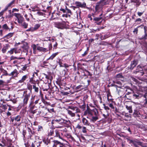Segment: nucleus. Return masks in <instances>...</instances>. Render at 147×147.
<instances>
[{
  "label": "nucleus",
  "mask_w": 147,
  "mask_h": 147,
  "mask_svg": "<svg viewBox=\"0 0 147 147\" xmlns=\"http://www.w3.org/2000/svg\"><path fill=\"white\" fill-rule=\"evenodd\" d=\"M126 139L127 140V141L129 142V144H131V143L133 140L130 139L129 138H126Z\"/></svg>",
  "instance_id": "nucleus-56"
},
{
  "label": "nucleus",
  "mask_w": 147,
  "mask_h": 147,
  "mask_svg": "<svg viewBox=\"0 0 147 147\" xmlns=\"http://www.w3.org/2000/svg\"><path fill=\"white\" fill-rule=\"evenodd\" d=\"M26 31H31V32H33L35 31L34 28V27H30L29 28V29H27Z\"/></svg>",
  "instance_id": "nucleus-48"
},
{
  "label": "nucleus",
  "mask_w": 147,
  "mask_h": 147,
  "mask_svg": "<svg viewBox=\"0 0 147 147\" xmlns=\"http://www.w3.org/2000/svg\"><path fill=\"white\" fill-rule=\"evenodd\" d=\"M107 93L108 102H109V103L113 102V99L112 98L110 92L109 91H108L107 92Z\"/></svg>",
  "instance_id": "nucleus-12"
},
{
  "label": "nucleus",
  "mask_w": 147,
  "mask_h": 147,
  "mask_svg": "<svg viewBox=\"0 0 147 147\" xmlns=\"http://www.w3.org/2000/svg\"><path fill=\"white\" fill-rule=\"evenodd\" d=\"M31 93V91L29 92H28L27 91H25L24 92L23 96V106H25L27 104L29 99L30 97Z\"/></svg>",
  "instance_id": "nucleus-3"
},
{
  "label": "nucleus",
  "mask_w": 147,
  "mask_h": 147,
  "mask_svg": "<svg viewBox=\"0 0 147 147\" xmlns=\"http://www.w3.org/2000/svg\"><path fill=\"white\" fill-rule=\"evenodd\" d=\"M107 104L108 105L109 107H111L112 109H114V107L113 104L111 103H109V102H107Z\"/></svg>",
  "instance_id": "nucleus-40"
},
{
  "label": "nucleus",
  "mask_w": 147,
  "mask_h": 147,
  "mask_svg": "<svg viewBox=\"0 0 147 147\" xmlns=\"http://www.w3.org/2000/svg\"><path fill=\"white\" fill-rule=\"evenodd\" d=\"M103 105L104 106V109L107 111H108L110 110L108 106H106L104 104H103Z\"/></svg>",
  "instance_id": "nucleus-47"
},
{
  "label": "nucleus",
  "mask_w": 147,
  "mask_h": 147,
  "mask_svg": "<svg viewBox=\"0 0 147 147\" xmlns=\"http://www.w3.org/2000/svg\"><path fill=\"white\" fill-rule=\"evenodd\" d=\"M142 142H140L137 140H133L131 143V145L134 146L135 147H139V146H140Z\"/></svg>",
  "instance_id": "nucleus-10"
},
{
  "label": "nucleus",
  "mask_w": 147,
  "mask_h": 147,
  "mask_svg": "<svg viewBox=\"0 0 147 147\" xmlns=\"http://www.w3.org/2000/svg\"><path fill=\"white\" fill-rule=\"evenodd\" d=\"M142 147H147V146L144 143L142 142L140 146Z\"/></svg>",
  "instance_id": "nucleus-63"
},
{
  "label": "nucleus",
  "mask_w": 147,
  "mask_h": 147,
  "mask_svg": "<svg viewBox=\"0 0 147 147\" xmlns=\"http://www.w3.org/2000/svg\"><path fill=\"white\" fill-rule=\"evenodd\" d=\"M70 14H68L67 13L66 14H63L62 15V16L63 17H65L66 18H68V17H70Z\"/></svg>",
  "instance_id": "nucleus-54"
},
{
  "label": "nucleus",
  "mask_w": 147,
  "mask_h": 147,
  "mask_svg": "<svg viewBox=\"0 0 147 147\" xmlns=\"http://www.w3.org/2000/svg\"><path fill=\"white\" fill-rule=\"evenodd\" d=\"M37 50L40 52L44 53L47 52L48 51V49L40 47L39 46L38 44H37Z\"/></svg>",
  "instance_id": "nucleus-14"
},
{
  "label": "nucleus",
  "mask_w": 147,
  "mask_h": 147,
  "mask_svg": "<svg viewBox=\"0 0 147 147\" xmlns=\"http://www.w3.org/2000/svg\"><path fill=\"white\" fill-rule=\"evenodd\" d=\"M142 19L140 18L137 19L135 20V22H136L137 24H140L141 22Z\"/></svg>",
  "instance_id": "nucleus-39"
},
{
  "label": "nucleus",
  "mask_w": 147,
  "mask_h": 147,
  "mask_svg": "<svg viewBox=\"0 0 147 147\" xmlns=\"http://www.w3.org/2000/svg\"><path fill=\"white\" fill-rule=\"evenodd\" d=\"M54 134V131L53 130L51 129L50 131V132L49 133V135L51 136L53 135V134Z\"/></svg>",
  "instance_id": "nucleus-58"
},
{
  "label": "nucleus",
  "mask_w": 147,
  "mask_h": 147,
  "mask_svg": "<svg viewBox=\"0 0 147 147\" xmlns=\"http://www.w3.org/2000/svg\"><path fill=\"white\" fill-rule=\"evenodd\" d=\"M143 13H144V12H138V16H140L143 14Z\"/></svg>",
  "instance_id": "nucleus-64"
},
{
  "label": "nucleus",
  "mask_w": 147,
  "mask_h": 147,
  "mask_svg": "<svg viewBox=\"0 0 147 147\" xmlns=\"http://www.w3.org/2000/svg\"><path fill=\"white\" fill-rule=\"evenodd\" d=\"M62 118L60 117H57L55 118L54 119L52 120L51 123L52 125H55L59 123L60 125L62 124Z\"/></svg>",
  "instance_id": "nucleus-7"
},
{
  "label": "nucleus",
  "mask_w": 147,
  "mask_h": 147,
  "mask_svg": "<svg viewBox=\"0 0 147 147\" xmlns=\"http://www.w3.org/2000/svg\"><path fill=\"white\" fill-rule=\"evenodd\" d=\"M0 71L1 73H2L3 74H2V76H7L9 74H8L6 71L4 69L2 68H0Z\"/></svg>",
  "instance_id": "nucleus-25"
},
{
  "label": "nucleus",
  "mask_w": 147,
  "mask_h": 147,
  "mask_svg": "<svg viewBox=\"0 0 147 147\" xmlns=\"http://www.w3.org/2000/svg\"><path fill=\"white\" fill-rule=\"evenodd\" d=\"M33 49V53L34 54H36L37 53V44L36 45L33 44L32 45Z\"/></svg>",
  "instance_id": "nucleus-24"
},
{
  "label": "nucleus",
  "mask_w": 147,
  "mask_h": 147,
  "mask_svg": "<svg viewBox=\"0 0 147 147\" xmlns=\"http://www.w3.org/2000/svg\"><path fill=\"white\" fill-rule=\"evenodd\" d=\"M24 145L26 147H29V144L28 143V142H26V140L25 139H24Z\"/></svg>",
  "instance_id": "nucleus-49"
},
{
  "label": "nucleus",
  "mask_w": 147,
  "mask_h": 147,
  "mask_svg": "<svg viewBox=\"0 0 147 147\" xmlns=\"http://www.w3.org/2000/svg\"><path fill=\"white\" fill-rule=\"evenodd\" d=\"M42 141L46 145H49L50 143V140L48 138L43 139L42 140Z\"/></svg>",
  "instance_id": "nucleus-22"
},
{
  "label": "nucleus",
  "mask_w": 147,
  "mask_h": 147,
  "mask_svg": "<svg viewBox=\"0 0 147 147\" xmlns=\"http://www.w3.org/2000/svg\"><path fill=\"white\" fill-rule=\"evenodd\" d=\"M137 68L138 69H136V74L140 72L142 74L141 75H142L144 74V72L142 70V68L140 66H138Z\"/></svg>",
  "instance_id": "nucleus-18"
},
{
  "label": "nucleus",
  "mask_w": 147,
  "mask_h": 147,
  "mask_svg": "<svg viewBox=\"0 0 147 147\" xmlns=\"http://www.w3.org/2000/svg\"><path fill=\"white\" fill-rule=\"evenodd\" d=\"M29 81L31 84H33V85H36V82L34 80L32 79H30Z\"/></svg>",
  "instance_id": "nucleus-52"
},
{
  "label": "nucleus",
  "mask_w": 147,
  "mask_h": 147,
  "mask_svg": "<svg viewBox=\"0 0 147 147\" xmlns=\"http://www.w3.org/2000/svg\"><path fill=\"white\" fill-rule=\"evenodd\" d=\"M71 110H67V112L68 114L71 117L75 116V113H76L80 112V111L77 107H71L70 108Z\"/></svg>",
  "instance_id": "nucleus-4"
},
{
  "label": "nucleus",
  "mask_w": 147,
  "mask_h": 147,
  "mask_svg": "<svg viewBox=\"0 0 147 147\" xmlns=\"http://www.w3.org/2000/svg\"><path fill=\"white\" fill-rule=\"evenodd\" d=\"M65 13H67L69 15V14H70V16H71V15L72 14L71 12V10L69 9H67V8H66V9Z\"/></svg>",
  "instance_id": "nucleus-44"
},
{
  "label": "nucleus",
  "mask_w": 147,
  "mask_h": 147,
  "mask_svg": "<svg viewBox=\"0 0 147 147\" xmlns=\"http://www.w3.org/2000/svg\"><path fill=\"white\" fill-rule=\"evenodd\" d=\"M126 108L127 109V110H129V112L130 113H131L132 112V107L131 106H128L126 105L125 106Z\"/></svg>",
  "instance_id": "nucleus-31"
},
{
  "label": "nucleus",
  "mask_w": 147,
  "mask_h": 147,
  "mask_svg": "<svg viewBox=\"0 0 147 147\" xmlns=\"http://www.w3.org/2000/svg\"><path fill=\"white\" fill-rule=\"evenodd\" d=\"M18 71L16 69H14L10 74H8L9 76H12V77L15 78L18 76Z\"/></svg>",
  "instance_id": "nucleus-15"
},
{
  "label": "nucleus",
  "mask_w": 147,
  "mask_h": 147,
  "mask_svg": "<svg viewBox=\"0 0 147 147\" xmlns=\"http://www.w3.org/2000/svg\"><path fill=\"white\" fill-rule=\"evenodd\" d=\"M54 25L56 27L61 29H63L66 27V23L64 21H63L61 22H56L55 23Z\"/></svg>",
  "instance_id": "nucleus-5"
},
{
  "label": "nucleus",
  "mask_w": 147,
  "mask_h": 147,
  "mask_svg": "<svg viewBox=\"0 0 147 147\" xmlns=\"http://www.w3.org/2000/svg\"><path fill=\"white\" fill-rule=\"evenodd\" d=\"M102 19L101 17L95 18H94V20L96 21H100Z\"/></svg>",
  "instance_id": "nucleus-57"
},
{
  "label": "nucleus",
  "mask_w": 147,
  "mask_h": 147,
  "mask_svg": "<svg viewBox=\"0 0 147 147\" xmlns=\"http://www.w3.org/2000/svg\"><path fill=\"white\" fill-rule=\"evenodd\" d=\"M42 130V127L41 126H38V131H41Z\"/></svg>",
  "instance_id": "nucleus-59"
},
{
  "label": "nucleus",
  "mask_w": 147,
  "mask_h": 147,
  "mask_svg": "<svg viewBox=\"0 0 147 147\" xmlns=\"http://www.w3.org/2000/svg\"><path fill=\"white\" fill-rule=\"evenodd\" d=\"M75 4L78 7L85 8L86 6V3L85 2L82 3L78 1H76Z\"/></svg>",
  "instance_id": "nucleus-11"
},
{
  "label": "nucleus",
  "mask_w": 147,
  "mask_h": 147,
  "mask_svg": "<svg viewBox=\"0 0 147 147\" xmlns=\"http://www.w3.org/2000/svg\"><path fill=\"white\" fill-rule=\"evenodd\" d=\"M86 113L88 114L87 118L90 119L91 122L95 123L98 119V111L96 108H94L92 110L88 109L86 111L84 114Z\"/></svg>",
  "instance_id": "nucleus-1"
},
{
  "label": "nucleus",
  "mask_w": 147,
  "mask_h": 147,
  "mask_svg": "<svg viewBox=\"0 0 147 147\" xmlns=\"http://www.w3.org/2000/svg\"><path fill=\"white\" fill-rule=\"evenodd\" d=\"M33 88L34 90V91L35 92H38L39 90L38 88L36 87V85H33Z\"/></svg>",
  "instance_id": "nucleus-33"
},
{
  "label": "nucleus",
  "mask_w": 147,
  "mask_h": 147,
  "mask_svg": "<svg viewBox=\"0 0 147 147\" xmlns=\"http://www.w3.org/2000/svg\"><path fill=\"white\" fill-rule=\"evenodd\" d=\"M137 62L136 61L134 60L131 62L129 68L130 70H132L133 68L136 66L137 65Z\"/></svg>",
  "instance_id": "nucleus-17"
},
{
  "label": "nucleus",
  "mask_w": 147,
  "mask_h": 147,
  "mask_svg": "<svg viewBox=\"0 0 147 147\" xmlns=\"http://www.w3.org/2000/svg\"><path fill=\"white\" fill-rule=\"evenodd\" d=\"M58 52H57L53 54L49 57L47 59V61H48L49 60H52L54 59V58H55L56 56L58 55Z\"/></svg>",
  "instance_id": "nucleus-23"
},
{
  "label": "nucleus",
  "mask_w": 147,
  "mask_h": 147,
  "mask_svg": "<svg viewBox=\"0 0 147 147\" xmlns=\"http://www.w3.org/2000/svg\"><path fill=\"white\" fill-rule=\"evenodd\" d=\"M145 34L142 36L140 38L141 39H147V34L146 33V31L145 27H144Z\"/></svg>",
  "instance_id": "nucleus-28"
},
{
  "label": "nucleus",
  "mask_w": 147,
  "mask_h": 147,
  "mask_svg": "<svg viewBox=\"0 0 147 147\" xmlns=\"http://www.w3.org/2000/svg\"><path fill=\"white\" fill-rule=\"evenodd\" d=\"M9 45L8 44H5L3 46L1 50V51L3 53H6L7 50L8 49V47H9Z\"/></svg>",
  "instance_id": "nucleus-19"
},
{
  "label": "nucleus",
  "mask_w": 147,
  "mask_h": 147,
  "mask_svg": "<svg viewBox=\"0 0 147 147\" xmlns=\"http://www.w3.org/2000/svg\"><path fill=\"white\" fill-rule=\"evenodd\" d=\"M27 78L28 76L27 75H24L22 77L21 80L19 81V82L20 83L23 82Z\"/></svg>",
  "instance_id": "nucleus-26"
},
{
  "label": "nucleus",
  "mask_w": 147,
  "mask_h": 147,
  "mask_svg": "<svg viewBox=\"0 0 147 147\" xmlns=\"http://www.w3.org/2000/svg\"><path fill=\"white\" fill-rule=\"evenodd\" d=\"M116 78H122V74L121 73L119 74H117L116 76Z\"/></svg>",
  "instance_id": "nucleus-51"
},
{
  "label": "nucleus",
  "mask_w": 147,
  "mask_h": 147,
  "mask_svg": "<svg viewBox=\"0 0 147 147\" xmlns=\"http://www.w3.org/2000/svg\"><path fill=\"white\" fill-rule=\"evenodd\" d=\"M131 94H132V93H131L130 92H128L127 93H126L125 95L124 96V97L125 98H127V99H129V98L127 97V96L130 94V96H131Z\"/></svg>",
  "instance_id": "nucleus-42"
},
{
  "label": "nucleus",
  "mask_w": 147,
  "mask_h": 147,
  "mask_svg": "<svg viewBox=\"0 0 147 147\" xmlns=\"http://www.w3.org/2000/svg\"><path fill=\"white\" fill-rule=\"evenodd\" d=\"M140 26L138 27L137 28L139 27ZM138 28H136L134 29V30L133 31V32L134 33L136 32V34H137L138 33Z\"/></svg>",
  "instance_id": "nucleus-61"
},
{
  "label": "nucleus",
  "mask_w": 147,
  "mask_h": 147,
  "mask_svg": "<svg viewBox=\"0 0 147 147\" xmlns=\"http://www.w3.org/2000/svg\"><path fill=\"white\" fill-rule=\"evenodd\" d=\"M14 51L16 53L15 49L13 48L11 49L10 51H8V52L10 53V54H12L13 53Z\"/></svg>",
  "instance_id": "nucleus-35"
},
{
  "label": "nucleus",
  "mask_w": 147,
  "mask_h": 147,
  "mask_svg": "<svg viewBox=\"0 0 147 147\" xmlns=\"http://www.w3.org/2000/svg\"><path fill=\"white\" fill-rule=\"evenodd\" d=\"M28 131L29 132V134L30 135L32 134H34V131H32L30 128L28 127Z\"/></svg>",
  "instance_id": "nucleus-55"
},
{
  "label": "nucleus",
  "mask_w": 147,
  "mask_h": 147,
  "mask_svg": "<svg viewBox=\"0 0 147 147\" xmlns=\"http://www.w3.org/2000/svg\"><path fill=\"white\" fill-rule=\"evenodd\" d=\"M21 26L24 28H26L28 26V24L25 22H22V24H20Z\"/></svg>",
  "instance_id": "nucleus-32"
},
{
  "label": "nucleus",
  "mask_w": 147,
  "mask_h": 147,
  "mask_svg": "<svg viewBox=\"0 0 147 147\" xmlns=\"http://www.w3.org/2000/svg\"><path fill=\"white\" fill-rule=\"evenodd\" d=\"M105 5V3L103 1H100L97 3L95 7L94 14L97 15L100 13V16L102 15L103 7Z\"/></svg>",
  "instance_id": "nucleus-2"
},
{
  "label": "nucleus",
  "mask_w": 147,
  "mask_h": 147,
  "mask_svg": "<svg viewBox=\"0 0 147 147\" xmlns=\"http://www.w3.org/2000/svg\"><path fill=\"white\" fill-rule=\"evenodd\" d=\"M130 2L136 3L138 5H139L140 4L139 0H131Z\"/></svg>",
  "instance_id": "nucleus-34"
},
{
  "label": "nucleus",
  "mask_w": 147,
  "mask_h": 147,
  "mask_svg": "<svg viewBox=\"0 0 147 147\" xmlns=\"http://www.w3.org/2000/svg\"><path fill=\"white\" fill-rule=\"evenodd\" d=\"M3 28L5 30H8L9 29V28L6 24H4L2 26Z\"/></svg>",
  "instance_id": "nucleus-53"
},
{
  "label": "nucleus",
  "mask_w": 147,
  "mask_h": 147,
  "mask_svg": "<svg viewBox=\"0 0 147 147\" xmlns=\"http://www.w3.org/2000/svg\"><path fill=\"white\" fill-rule=\"evenodd\" d=\"M40 100L39 97L37 96H32L30 99V105H33L34 104L36 105L38 103Z\"/></svg>",
  "instance_id": "nucleus-6"
},
{
  "label": "nucleus",
  "mask_w": 147,
  "mask_h": 147,
  "mask_svg": "<svg viewBox=\"0 0 147 147\" xmlns=\"http://www.w3.org/2000/svg\"><path fill=\"white\" fill-rule=\"evenodd\" d=\"M40 144L38 143H36L35 144H34V143H32L31 145L32 147H36L35 146H36L37 147H38V146H40Z\"/></svg>",
  "instance_id": "nucleus-45"
},
{
  "label": "nucleus",
  "mask_w": 147,
  "mask_h": 147,
  "mask_svg": "<svg viewBox=\"0 0 147 147\" xmlns=\"http://www.w3.org/2000/svg\"><path fill=\"white\" fill-rule=\"evenodd\" d=\"M82 132L84 133H86L87 132L86 128V127L84 126H83L82 127Z\"/></svg>",
  "instance_id": "nucleus-50"
},
{
  "label": "nucleus",
  "mask_w": 147,
  "mask_h": 147,
  "mask_svg": "<svg viewBox=\"0 0 147 147\" xmlns=\"http://www.w3.org/2000/svg\"><path fill=\"white\" fill-rule=\"evenodd\" d=\"M55 136L59 137V139H61L63 141H64V140L63 138L61 136V135L60 132L59 131L57 130H55Z\"/></svg>",
  "instance_id": "nucleus-16"
},
{
  "label": "nucleus",
  "mask_w": 147,
  "mask_h": 147,
  "mask_svg": "<svg viewBox=\"0 0 147 147\" xmlns=\"http://www.w3.org/2000/svg\"><path fill=\"white\" fill-rule=\"evenodd\" d=\"M82 122L84 125L89 126L90 125V123L88 121L86 118H83L82 119Z\"/></svg>",
  "instance_id": "nucleus-20"
},
{
  "label": "nucleus",
  "mask_w": 147,
  "mask_h": 147,
  "mask_svg": "<svg viewBox=\"0 0 147 147\" xmlns=\"http://www.w3.org/2000/svg\"><path fill=\"white\" fill-rule=\"evenodd\" d=\"M13 15L16 18L19 24H22L24 22V19L20 13H13Z\"/></svg>",
  "instance_id": "nucleus-8"
},
{
  "label": "nucleus",
  "mask_w": 147,
  "mask_h": 147,
  "mask_svg": "<svg viewBox=\"0 0 147 147\" xmlns=\"http://www.w3.org/2000/svg\"><path fill=\"white\" fill-rule=\"evenodd\" d=\"M131 94V96L134 99H138L141 98L142 95L139 92H137L136 93H133Z\"/></svg>",
  "instance_id": "nucleus-9"
},
{
  "label": "nucleus",
  "mask_w": 147,
  "mask_h": 147,
  "mask_svg": "<svg viewBox=\"0 0 147 147\" xmlns=\"http://www.w3.org/2000/svg\"><path fill=\"white\" fill-rule=\"evenodd\" d=\"M40 24H35L34 27L35 30H36L40 26Z\"/></svg>",
  "instance_id": "nucleus-37"
},
{
  "label": "nucleus",
  "mask_w": 147,
  "mask_h": 147,
  "mask_svg": "<svg viewBox=\"0 0 147 147\" xmlns=\"http://www.w3.org/2000/svg\"><path fill=\"white\" fill-rule=\"evenodd\" d=\"M5 82L2 80H0V87H3L5 86Z\"/></svg>",
  "instance_id": "nucleus-36"
},
{
  "label": "nucleus",
  "mask_w": 147,
  "mask_h": 147,
  "mask_svg": "<svg viewBox=\"0 0 147 147\" xmlns=\"http://www.w3.org/2000/svg\"><path fill=\"white\" fill-rule=\"evenodd\" d=\"M13 33H9L4 37V38L8 39L11 37L13 35Z\"/></svg>",
  "instance_id": "nucleus-29"
},
{
  "label": "nucleus",
  "mask_w": 147,
  "mask_h": 147,
  "mask_svg": "<svg viewBox=\"0 0 147 147\" xmlns=\"http://www.w3.org/2000/svg\"><path fill=\"white\" fill-rule=\"evenodd\" d=\"M143 97L145 98V99H144V101H145L144 104L146 105L147 104V94L144 95Z\"/></svg>",
  "instance_id": "nucleus-46"
},
{
  "label": "nucleus",
  "mask_w": 147,
  "mask_h": 147,
  "mask_svg": "<svg viewBox=\"0 0 147 147\" xmlns=\"http://www.w3.org/2000/svg\"><path fill=\"white\" fill-rule=\"evenodd\" d=\"M44 75L45 76V78L47 79H49L50 80V83L51 82V80L50 79H49V77L47 76V74H44Z\"/></svg>",
  "instance_id": "nucleus-62"
},
{
  "label": "nucleus",
  "mask_w": 147,
  "mask_h": 147,
  "mask_svg": "<svg viewBox=\"0 0 147 147\" xmlns=\"http://www.w3.org/2000/svg\"><path fill=\"white\" fill-rule=\"evenodd\" d=\"M29 66L28 64L25 65L22 68V70L24 71L27 69L29 67Z\"/></svg>",
  "instance_id": "nucleus-43"
},
{
  "label": "nucleus",
  "mask_w": 147,
  "mask_h": 147,
  "mask_svg": "<svg viewBox=\"0 0 147 147\" xmlns=\"http://www.w3.org/2000/svg\"><path fill=\"white\" fill-rule=\"evenodd\" d=\"M62 123L61 125H63L64 124H65L69 125L71 124V121L69 120H65L62 118Z\"/></svg>",
  "instance_id": "nucleus-21"
},
{
  "label": "nucleus",
  "mask_w": 147,
  "mask_h": 147,
  "mask_svg": "<svg viewBox=\"0 0 147 147\" xmlns=\"http://www.w3.org/2000/svg\"><path fill=\"white\" fill-rule=\"evenodd\" d=\"M89 49V47H87L86 50L85 51L84 54H82V57H84L88 53V51Z\"/></svg>",
  "instance_id": "nucleus-38"
},
{
  "label": "nucleus",
  "mask_w": 147,
  "mask_h": 147,
  "mask_svg": "<svg viewBox=\"0 0 147 147\" xmlns=\"http://www.w3.org/2000/svg\"><path fill=\"white\" fill-rule=\"evenodd\" d=\"M48 47H49V49H48V51L49 50L50 51L52 49V44L51 43H50L49 44Z\"/></svg>",
  "instance_id": "nucleus-60"
},
{
  "label": "nucleus",
  "mask_w": 147,
  "mask_h": 147,
  "mask_svg": "<svg viewBox=\"0 0 147 147\" xmlns=\"http://www.w3.org/2000/svg\"><path fill=\"white\" fill-rule=\"evenodd\" d=\"M21 116L20 115H18L15 117V121L17 122H20L21 121Z\"/></svg>",
  "instance_id": "nucleus-27"
},
{
  "label": "nucleus",
  "mask_w": 147,
  "mask_h": 147,
  "mask_svg": "<svg viewBox=\"0 0 147 147\" xmlns=\"http://www.w3.org/2000/svg\"><path fill=\"white\" fill-rule=\"evenodd\" d=\"M30 106V109H29V111H31L34 110V107H35V105H29Z\"/></svg>",
  "instance_id": "nucleus-41"
},
{
  "label": "nucleus",
  "mask_w": 147,
  "mask_h": 147,
  "mask_svg": "<svg viewBox=\"0 0 147 147\" xmlns=\"http://www.w3.org/2000/svg\"><path fill=\"white\" fill-rule=\"evenodd\" d=\"M23 59V58L22 57H14V56H12L11 57L10 60H15L16 59L20 60V59Z\"/></svg>",
  "instance_id": "nucleus-30"
},
{
  "label": "nucleus",
  "mask_w": 147,
  "mask_h": 147,
  "mask_svg": "<svg viewBox=\"0 0 147 147\" xmlns=\"http://www.w3.org/2000/svg\"><path fill=\"white\" fill-rule=\"evenodd\" d=\"M54 144L53 147H63V144L57 140L53 141Z\"/></svg>",
  "instance_id": "nucleus-13"
}]
</instances>
